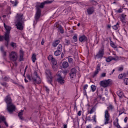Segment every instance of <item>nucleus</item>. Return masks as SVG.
<instances>
[{"instance_id": "f257e3e1", "label": "nucleus", "mask_w": 128, "mask_h": 128, "mask_svg": "<svg viewBox=\"0 0 128 128\" xmlns=\"http://www.w3.org/2000/svg\"><path fill=\"white\" fill-rule=\"evenodd\" d=\"M52 2L48 0L45 1L44 2L37 3V6H36V12L35 16V19L36 20H38L40 18V12H42L40 8H43L44 6V4H52Z\"/></svg>"}, {"instance_id": "f03ea898", "label": "nucleus", "mask_w": 128, "mask_h": 128, "mask_svg": "<svg viewBox=\"0 0 128 128\" xmlns=\"http://www.w3.org/2000/svg\"><path fill=\"white\" fill-rule=\"evenodd\" d=\"M4 100L7 104V110L8 112L12 114V112H14L16 110V106L12 104V98L10 96H6Z\"/></svg>"}, {"instance_id": "7ed1b4c3", "label": "nucleus", "mask_w": 128, "mask_h": 128, "mask_svg": "<svg viewBox=\"0 0 128 128\" xmlns=\"http://www.w3.org/2000/svg\"><path fill=\"white\" fill-rule=\"evenodd\" d=\"M17 23L16 24V26L18 30H24V16L22 14H17L16 16Z\"/></svg>"}, {"instance_id": "20e7f679", "label": "nucleus", "mask_w": 128, "mask_h": 128, "mask_svg": "<svg viewBox=\"0 0 128 128\" xmlns=\"http://www.w3.org/2000/svg\"><path fill=\"white\" fill-rule=\"evenodd\" d=\"M27 78L28 80H31L35 84H40V82H42L40 78V76H38V73H36V72H35L32 75H28L27 76Z\"/></svg>"}, {"instance_id": "39448f33", "label": "nucleus", "mask_w": 128, "mask_h": 128, "mask_svg": "<svg viewBox=\"0 0 128 128\" xmlns=\"http://www.w3.org/2000/svg\"><path fill=\"white\" fill-rule=\"evenodd\" d=\"M4 25L6 30L4 38L6 42H10V30H12V28L6 25L4 23Z\"/></svg>"}, {"instance_id": "423d86ee", "label": "nucleus", "mask_w": 128, "mask_h": 128, "mask_svg": "<svg viewBox=\"0 0 128 128\" xmlns=\"http://www.w3.org/2000/svg\"><path fill=\"white\" fill-rule=\"evenodd\" d=\"M112 84V80L110 79L103 80L100 82V86L102 88H108Z\"/></svg>"}, {"instance_id": "0eeeda50", "label": "nucleus", "mask_w": 128, "mask_h": 128, "mask_svg": "<svg viewBox=\"0 0 128 128\" xmlns=\"http://www.w3.org/2000/svg\"><path fill=\"white\" fill-rule=\"evenodd\" d=\"M18 55L16 52H12L9 54V59L12 62H16L18 60Z\"/></svg>"}, {"instance_id": "6e6552de", "label": "nucleus", "mask_w": 128, "mask_h": 128, "mask_svg": "<svg viewBox=\"0 0 128 128\" xmlns=\"http://www.w3.org/2000/svg\"><path fill=\"white\" fill-rule=\"evenodd\" d=\"M58 78H57V82L60 84H64V80L62 77V71H58L56 74Z\"/></svg>"}, {"instance_id": "1a4fd4ad", "label": "nucleus", "mask_w": 128, "mask_h": 128, "mask_svg": "<svg viewBox=\"0 0 128 128\" xmlns=\"http://www.w3.org/2000/svg\"><path fill=\"white\" fill-rule=\"evenodd\" d=\"M70 80H74L76 78V69L74 68L72 69L70 74Z\"/></svg>"}, {"instance_id": "9d476101", "label": "nucleus", "mask_w": 128, "mask_h": 128, "mask_svg": "<svg viewBox=\"0 0 128 128\" xmlns=\"http://www.w3.org/2000/svg\"><path fill=\"white\" fill-rule=\"evenodd\" d=\"M110 122V114L108 111L106 110L104 112V124H108Z\"/></svg>"}, {"instance_id": "9b49d317", "label": "nucleus", "mask_w": 128, "mask_h": 128, "mask_svg": "<svg viewBox=\"0 0 128 128\" xmlns=\"http://www.w3.org/2000/svg\"><path fill=\"white\" fill-rule=\"evenodd\" d=\"M62 44H60L58 46L57 50H56L54 53V56H60V54H62Z\"/></svg>"}, {"instance_id": "f8f14e48", "label": "nucleus", "mask_w": 128, "mask_h": 128, "mask_svg": "<svg viewBox=\"0 0 128 128\" xmlns=\"http://www.w3.org/2000/svg\"><path fill=\"white\" fill-rule=\"evenodd\" d=\"M46 74L48 78V82H52V73H50V70H47L46 71Z\"/></svg>"}, {"instance_id": "ddd939ff", "label": "nucleus", "mask_w": 128, "mask_h": 128, "mask_svg": "<svg viewBox=\"0 0 128 128\" xmlns=\"http://www.w3.org/2000/svg\"><path fill=\"white\" fill-rule=\"evenodd\" d=\"M112 60H118V57L116 56L115 58H113L112 56H109L106 58V62H112Z\"/></svg>"}, {"instance_id": "4468645a", "label": "nucleus", "mask_w": 128, "mask_h": 128, "mask_svg": "<svg viewBox=\"0 0 128 128\" xmlns=\"http://www.w3.org/2000/svg\"><path fill=\"white\" fill-rule=\"evenodd\" d=\"M79 40L80 42H84L88 40V38L84 35L80 36L79 38Z\"/></svg>"}, {"instance_id": "2eb2a0df", "label": "nucleus", "mask_w": 128, "mask_h": 128, "mask_svg": "<svg viewBox=\"0 0 128 128\" xmlns=\"http://www.w3.org/2000/svg\"><path fill=\"white\" fill-rule=\"evenodd\" d=\"M52 68L54 70H57L58 67V62L56 61H54V62H52Z\"/></svg>"}, {"instance_id": "dca6fc26", "label": "nucleus", "mask_w": 128, "mask_h": 128, "mask_svg": "<svg viewBox=\"0 0 128 128\" xmlns=\"http://www.w3.org/2000/svg\"><path fill=\"white\" fill-rule=\"evenodd\" d=\"M100 64H98L97 65L96 70L94 72V76H96V74H98L100 72Z\"/></svg>"}, {"instance_id": "f3484780", "label": "nucleus", "mask_w": 128, "mask_h": 128, "mask_svg": "<svg viewBox=\"0 0 128 128\" xmlns=\"http://www.w3.org/2000/svg\"><path fill=\"white\" fill-rule=\"evenodd\" d=\"M102 56H104V49H102L99 51L96 55V56L98 58H102Z\"/></svg>"}, {"instance_id": "a211bd4d", "label": "nucleus", "mask_w": 128, "mask_h": 128, "mask_svg": "<svg viewBox=\"0 0 128 128\" xmlns=\"http://www.w3.org/2000/svg\"><path fill=\"white\" fill-rule=\"evenodd\" d=\"M114 124L116 128H120V124H118V118H116V122H114Z\"/></svg>"}, {"instance_id": "6ab92c4d", "label": "nucleus", "mask_w": 128, "mask_h": 128, "mask_svg": "<svg viewBox=\"0 0 128 128\" xmlns=\"http://www.w3.org/2000/svg\"><path fill=\"white\" fill-rule=\"evenodd\" d=\"M48 60H50L52 62H56V60L54 58V56H52V55H50L48 57Z\"/></svg>"}, {"instance_id": "aec40b11", "label": "nucleus", "mask_w": 128, "mask_h": 128, "mask_svg": "<svg viewBox=\"0 0 128 128\" xmlns=\"http://www.w3.org/2000/svg\"><path fill=\"white\" fill-rule=\"evenodd\" d=\"M88 14H92L94 12V8H89L87 10Z\"/></svg>"}, {"instance_id": "412c9836", "label": "nucleus", "mask_w": 128, "mask_h": 128, "mask_svg": "<svg viewBox=\"0 0 128 128\" xmlns=\"http://www.w3.org/2000/svg\"><path fill=\"white\" fill-rule=\"evenodd\" d=\"M110 44L112 48H117L116 44L113 42L110 41Z\"/></svg>"}, {"instance_id": "4be33fe9", "label": "nucleus", "mask_w": 128, "mask_h": 128, "mask_svg": "<svg viewBox=\"0 0 128 128\" xmlns=\"http://www.w3.org/2000/svg\"><path fill=\"white\" fill-rule=\"evenodd\" d=\"M68 66V63L66 62H64L62 63V67L64 68H66Z\"/></svg>"}, {"instance_id": "5701e85b", "label": "nucleus", "mask_w": 128, "mask_h": 128, "mask_svg": "<svg viewBox=\"0 0 128 128\" xmlns=\"http://www.w3.org/2000/svg\"><path fill=\"white\" fill-rule=\"evenodd\" d=\"M32 62H36V54H33L32 57Z\"/></svg>"}, {"instance_id": "b1692460", "label": "nucleus", "mask_w": 128, "mask_h": 128, "mask_svg": "<svg viewBox=\"0 0 128 128\" xmlns=\"http://www.w3.org/2000/svg\"><path fill=\"white\" fill-rule=\"evenodd\" d=\"M60 44V40H56L52 44V46L56 48V46H58V44Z\"/></svg>"}, {"instance_id": "393cba45", "label": "nucleus", "mask_w": 128, "mask_h": 128, "mask_svg": "<svg viewBox=\"0 0 128 128\" xmlns=\"http://www.w3.org/2000/svg\"><path fill=\"white\" fill-rule=\"evenodd\" d=\"M24 56V51L22 50H20V62H22V60H23V57L22 56Z\"/></svg>"}, {"instance_id": "a878e982", "label": "nucleus", "mask_w": 128, "mask_h": 128, "mask_svg": "<svg viewBox=\"0 0 128 128\" xmlns=\"http://www.w3.org/2000/svg\"><path fill=\"white\" fill-rule=\"evenodd\" d=\"M118 96H120V98H124V96L122 92H118Z\"/></svg>"}, {"instance_id": "bb28decb", "label": "nucleus", "mask_w": 128, "mask_h": 128, "mask_svg": "<svg viewBox=\"0 0 128 128\" xmlns=\"http://www.w3.org/2000/svg\"><path fill=\"white\" fill-rule=\"evenodd\" d=\"M24 110H22V112H20L18 113V116L20 118V120H22V114H23Z\"/></svg>"}, {"instance_id": "cd10ccee", "label": "nucleus", "mask_w": 128, "mask_h": 128, "mask_svg": "<svg viewBox=\"0 0 128 128\" xmlns=\"http://www.w3.org/2000/svg\"><path fill=\"white\" fill-rule=\"evenodd\" d=\"M91 90L92 92H96V86L94 85H92L90 86Z\"/></svg>"}, {"instance_id": "c85d7f7f", "label": "nucleus", "mask_w": 128, "mask_h": 128, "mask_svg": "<svg viewBox=\"0 0 128 128\" xmlns=\"http://www.w3.org/2000/svg\"><path fill=\"white\" fill-rule=\"evenodd\" d=\"M119 26H120L118 25V24L117 23L116 25L112 26V28L116 30L118 29Z\"/></svg>"}, {"instance_id": "c756f323", "label": "nucleus", "mask_w": 128, "mask_h": 128, "mask_svg": "<svg viewBox=\"0 0 128 128\" xmlns=\"http://www.w3.org/2000/svg\"><path fill=\"white\" fill-rule=\"evenodd\" d=\"M6 121V118L4 116H0V122H4Z\"/></svg>"}, {"instance_id": "7c9ffc66", "label": "nucleus", "mask_w": 128, "mask_h": 128, "mask_svg": "<svg viewBox=\"0 0 128 128\" xmlns=\"http://www.w3.org/2000/svg\"><path fill=\"white\" fill-rule=\"evenodd\" d=\"M58 30H60V32H61V34H64V30L62 29V26H60L58 27Z\"/></svg>"}, {"instance_id": "2f4dec72", "label": "nucleus", "mask_w": 128, "mask_h": 128, "mask_svg": "<svg viewBox=\"0 0 128 128\" xmlns=\"http://www.w3.org/2000/svg\"><path fill=\"white\" fill-rule=\"evenodd\" d=\"M68 62H70V64H73L74 63V60L72 58L70 57H69L68 58Z\"/></svg>"}, {"instance_id": "473e14b6", "label": "nucleus", "mask_w": 128, "mask_h": 128, "mask_svg": "<svg viewBox=\"0 0 128 128\" xmlns=\"http://www.w3.org/2000/svg\"><path fill=\"white\" fill-rule=\"evenodd\" d=\"M10 2L13 5V6H16V4H18V2H16V1H10Z\"/></svg>"}, {"instance_id": "72a5a7b5", "label": "nucleus", "mask_w": 128, "mask_h": 128, "mask_svg": "<svg viewBox=\"0 0 128 128\" xmlns=\"http://www.w3.org/2000/svg\"><path fill=\"white\" fill-rule=\"evenodd\" d=\"M0 50H1V52H2L3 55L5 56L6 55V52L4 51V47H2V46L0 47Z\"/></svg>"}, {"instance_id": "f704fd0d", "label": "nucleus", "mask_w": 128, "mask_h": 128, "mask_svg": "<svg viewBox=\"0 0 128 128\" xmlns=\"http://www.w3.org/2000/svg\"><path fill=\"white\" fill-rule=\"evenodd\" d=\"M73 40L74 42H76L78 41V36L76 35H74L73 37Z\"/></svg>"}, {"instance_id": "c9c22d12", "label": "nucleus", "mask_w": 128, "mask_h": 128, "mask_svg": "<svg viewBox=\"0 0 128 128\" xmlns=\"http://www.w3.org/2000/svg\"><path fill=\"white\" fill-rule=\"evenodd\" d=\"M124 82L126 85L128 86V78H126L124 80Z\"/></svg>"}, {"instance_id": "e433bc0d", "label": "nucleus", "mask_w": 128, "mask_h": 128, "mask_svg": "<svg viewBox=\"0 0 128 128\" xmlns=\"http://www.w3.org/2000/svg\"><path fill=\"white\" fill-rule=\"evenodd\" d=\"M124 74H120L118 76V78H124Z\"/></svg>"}, {"instance_id": "4c0bfd02", "label": "nucleus", "mask_w": 128, "mask_h": 128, "mask_svg": "<svg viewBox=\"0 0 128 128\" xmlns=\"http://www.w3.org/2000/svg\"><path fill=\"white\" fill-rule=\"evenodd\" d=\"M11 46L12 48H16V43L12 42Z\"/></svg>"}, {"instance_id": "58836bf2", "label": "nucleus", "mask_w": 128, "mask_h": 128, "mask_svg": "<svg viewBox=\"0 0 128 128\" xmlns=\"http://www.w3.org/2000/svg\"><path fill=\"white\" fill-rule=\"evenodd\" d=\"M44 88H45L46 92H50V89L48 88V86H46L44 87Z\"/></svg>"}, {"instance_id": "ea45409f", "label": "nucleus", "mask_w": 128, "mask_h": 128, "mask_svg": "<svg viewBox=\"0 0 128 128\" xmlns=\"http://www.w3.org/2000/svg\"><path fill=\"white\" fill-rule=\"evenodd\" d=\"M96 115L94 116H92V120H94V122H96Z\"/></svg>"}, {"instance_id": "a19ab883", "label": "nucleus", "mask_w": 128, "mask_h": 128, "mask_svg": "<svg viewBox=\"0 0 128 128\" xmlns=\"http://www.w3.org/2000/svg\"><path fill=\"white\" fill-rule=\"evenodd\" d=\"M88 84L84 85V90H86V89L88 88Z\"/></svg>"}, {"instance_id": "79ce46f5", "label": "nucleus", "mask_w": 128, "mask_h": 128, "mask_svg": "<svg viewBox=\"0 0 128 128\" xmlns=\"http://www.w3.org/2000/svg\"><path fill=\"white\" fill-rule=\"evenodd\" d=\"M124 70V68L122 67H119L118 68V70L119 72H122Z\"/></svg>"}, {"instance_id": "37998d69", "label": "nucleus", "mask_w": 128, "mask_h": 128, "mask_svg": "<svg viewBox=\"0 0 128 128\" xmlns=\"http://www.w3.org/2000/svg\"><path fill=\"white\" fill-rule=\"evenodd\" d=\"M108 110H112V106L109 105V106L108 107Z\"/></svg>"}, {"instance_id": "c03bdc74", "label": "nucleus", "mask_w": 128, "mask_h": 128, "mask_svg": "<svg viewBox=\"0 0 128 128\" xmlns=\"http://www.w3.org/2000/svg\"><path fill=\"white\" fill-rule=\"evenodd\" d=\"M94 112V108H92L90 111V114H92V112Z\"/></svg>"}, {"instance_id": "a18cd8bd", "label": "nucleus", "mask_w": 128, "mask_h": 128, "mask_svg": "<svg viewBox=\"0 0 128 128\" xmlns=\"http://www.w3.org/2000/svg\"><path fill=\"white\" fill-rule=\"evenodd\" d=\"M4 38L3 36H0V42L3 40Z\"/></svg>"}, {"instance_id": "49530a36", "label": "nucleus", "mask_w": 128, "mask_h": 128, "mask_svg": "<svg viewBox=\"0 0 128 128\" xmlns=\"http://www.w3.org/2000/svg\"><path fill=\"white\" fill-rule=\"evenodd\" d=\"M106 74L104 72L102 74L101 76H102V78H104V76H106Z\"/></svg>"}, {"instance_id": "de8ad7c7", "label": "nucleus", "mask_w": 128, "mask_h": 128, "mask_svg": "<svg viewBox=\"0 0 128 128\" xmlns=\"http://www.w3.org/2000/svg\"><path fill=\"white\" fill-rule=\"evenodd\" d=\"M78 115L80 116H82V111H79L78 113Z\"/></svg>"}, {"instance_id": "09e8293b", "label": "nucleus", "mask_w": 128, "mask_h": 128, "mask_svg": "<svg viewBox=\"0 0 128 128\" xmlns=\"http://www.w3.org/2000/svg\"><path fill=\"white\" fill-rule=\"evenodd\" d=\"M41 44H42V45L44 44V39H42V42H41Z\"/></svg>"}, {"instance_id": "8fccbe9b", "label": "nucleus", "mask_w": 128, "mask_h": 128, "mask_svg": "<svg viewBox=\"0 0 128 128\" xmlns=\"http://www.w3.org/2000/svg\"><path fill=\"white\" fill-rule=\"evenodd\" d=\"M8 14H10V7L8 8Z\"/></svg>"}, {"instance_id": "3c124183", "label": "nucleus", "mask_w": 128, "mask_h": 128, "mask_svg": "<svg viewBox=\"0 0 128 128\" xmlns=\"http://www.w3.org/2000/svg\"><path fill=\"white\" fill-rule=\"evenodd\" d=\"M124 122H128V117H126L124 119Z\"/></svg>"}, {"instance_id": "603ef678", "label": "nucleus", "mask_w": 128, "mask_h": 128, "mask_svg": "<svg viewBox=\"0 0 128 128\" xmlns=\"http://www.w3.org/2000/svg\"><path fill=\"white\" fill-rule=\"evenodd\" d=\"M4 124H5V126H8V122H4Z\"/></svg>"}, {"instance_id": "864d4df0", "label": "nucleus", "mask_w": 128, "mask_h": 128, "mask_svg": "<svg viewBox=\"0 0 128 128\" xmlns=\"http://www.w3.org/2000/svg\"><path fill=\"white\" fill-rule=\"evenodd\" d=\"M86 128H92V126L91 125H88L86 126Z\"/></svg>"}, {"instance_id": "5fc2aeb1", "label": "nucleus", "mask_w": 128, "mask_h": 128, "mask_svg": "<svg viewBox=\"0 0 128 128\" xmlns=\"http://www.w3.org/2000/svg\"><path fill=\"white\" fill-rule=\"evenodd\" d=\"M8 80V77H5V78H4V80Z\"/></svg>"}, {"instance_id": "6e6d98bb", "label": "nucleus", "mask_w": 128, "mask_h": 128, "mask_svg": "<svg viewBox=\"0 0 128 128\" xmlns=\"http://www.w3.org/2000/svg\"><path fill=\"white\" fill-rule=\"evenodd\" d=\"M118 12H120V13L122 12V9L118 10Z\"/></svg>"}, {"instance_id": "4d7b16f0", "label": "nucleus", "mask_w": 128, "mask_h": 128, "mask_svg": "<svg viewBox=\"0 0 128 128\" xmlns=\"http://www.w3.org/2000/svg\"><path fill=\"white\" fill-rule=\"evenodd\" d=\"M61 58H64V53H62L61 54Z\"/></svg>"}, {"instance_id": "13d9d810", "label": "nucleus", "mask_w": 128, "mask_h": 128, "mask_svg": "<svg viewBox=\"0 0 128 128\" xmlns=\"http://www.w3.org/2000/svg\"><path fill=\"white\" fill-rule=\"evenodd\" d=\"M114 69L112 70V72L111 74H114Z\"/></svg>"}, {"instance_id": "bf43d9fd", "label": "nucleus", "mask_w": 128, "mask_h": 128, "mask_svg": "<svg viewBox=\"0 0 128 128\" xmlns=\"http://www.w3.org/2000/svg\"><path fill=\"white\" fill-rule=\"evenodd\" d=\"M63 74H66V71H64Z\"/></svg>"}, {"instance_id": "052dcab7", "label": "nucleus", "mask_w": 128, "mask_h": 128, "mask_svg": "<svg viewBox=\"0 0 128 128\" xmlns=\"http://www.w3.org/2000/svg\"><path fill=\"white\" fill-rule=\"evenodd\" d=\"M68 128V126H66V125H64V128Z\"/></svg>"}, {"instance_id": "680f3d73", "label": "nucleus", "mask_w": 128, "mask_h": 128, "mask_svg": "<svg viewBox=\"0 0 128 128\" xmlns=\"http://www.w3.org/2000/svg\"><path fill=\"white\" fill-rule=\"evenodd\" d=\"M24 81H25V82H28V80H26V78L24 79Z\"/></svg>"}, {"instance_id": "e2e57ef3", "label": "nucleus", "mask_w": 128, "mask_h": 128, "mask_svg": "<svg viewBox=\"0 0 128 128\" xmlns=\"http://www.w3.org/2000/svg\"><path fill=\"white\" fill-rule=\"evenodd\" d=\"M2 18H6V16L5 15L2 16Z\"/></svg>"}, {"instance_id": "0e129e2a", "label": "nucleus", "mask_w": 128, "mask_h": 128, "mask_svg": "<svg viewBox=\"0 0 128 128\" xmlns=\"http://www.w3.org/2000/svg\"><path fill=\"white\" fill-rule=\"evenodd\" d=\"M77 26H80V23H78Z\"/></svg>"}, {"instance_id": "69168bd1", "label": "nucleus", "mask_w": 128, "mask_h": 128, "mask_svg": "<svg viewBox=\"0 0 128 128\" xmlns=\"http://www.w3.org/2000/svg\"><path fill=\"white\" fill-rule=\"evenodd\" d=\"M66 43L68 44H70V42L69 41H68V40H67L66 41Z\"/></svg>"}, {"instance_id": "338daca9", "label": "nucleus", "mask_w": 128, "mask_h": 128, "mask_svg": "<svg viewBox=\"0 0 128 128\" xmlns=\"http://www.w3.org/2000/svg\"><path fill=\"white\" fill-rule=\"evenodd\" d=\"M108 28H110V26H108Z\"/></svg>"}, {"instance_id": "774afa93", "label": "nucleus", "mask_w": 128, "mask_h": 128, "mask_svg": "<svg viewBox=\"0 0 128 128\" xmlns=\"http://www.w3.org/2000/svg\"><path fill=\"white\" fill-rule=\"evenodd\" d=\"M2 86H5V84H2Z\"/></svg>"}]
</instances>
